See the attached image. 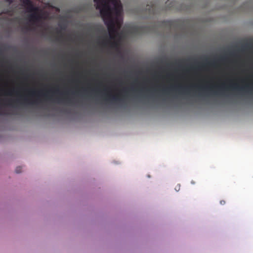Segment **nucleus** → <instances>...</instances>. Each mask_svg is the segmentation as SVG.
<instances>
[{"instance_id":"14","label":"nucleus","mask_w":253,"mask_h":253,"mask_svg":"<svg viewBox=\"0 0 253 253\" xmlns=\"http://www.w3.org/2000/svg\"><path fill=\"white\" fill-rule=\"evenodd\" d=\"M173 88H174V87L171 86V87L167 88H165V89H163V91L165 93H167L168 90H169V89H172Z\"/></svg>"},{"instance_id":"6","label":"nucleus","mask_w":253,"mask_h":253,"mask_svg":"<svg viewBox=\"0 0 253 253\" xmlns=\"http://www.w3.org/2000/svg\"><path fill=\"white\" fill-rule=\"evenodd\" d=\"M146 11L149 14L152 15H155L157 14L156 5L152 3L146 5Z\"/></svg>"},{"instance_id":"21","label":"nucleus","mask_w":253,"mask_h":253,"mask_svg":"<svg viewBox=\"0 0 253 253\" xmlns=\"http://www.w3.org/2000/svg\"><path fill=\"white\" fill-rule=\"evenodd\" d=\"M7 2H8L9 3H12V1L14 0H5Z\"/></svg>"},{"instance_id":"5","label":"nucleus","mask_w":253,"mask_h":253,"mask_svg":"<svg viewBox=\"0 0 253 253\" xmlns=\"http://www.w3.org/2000/svg\"><path fill=\"white\" fill-rule=\"evenodd\" d=\"M135 33L139 34H144L150 32V29L147 26L137 27L133 29Z\"/></svg>"},{"instance_id":"8","label":"nucleus","mask_w":253,"mask_h":253,"mask_svg":"<svg viewBox=\"0 0 253 253\" xmlns=\"http://www.w3.org/2000/svg\"><path fill=\"white\" fill-rule=\"evenodd\" d=\"M24 4L27 5L28 11L29 12H37L38 9L37 7H35L30 0H25L23 1Z\"/></svg>"},{"instance_id":"4","label":"nucleus","mask_w":253,"mask_h":253,"mask_svg":"<svg viewBox=\"0 0 253 253\" xmlns=\"http://www.w3.org/2000/svg\"><path fill=\"white\" fill-rule=\"evenodd\" d=\"M49 91L46 92V93H42V91H37L35 90H27L28 96L33 97L35 96L39 97L42 96L45 98H49L48 96V93Z\"/></svg>"},{"instance_id":"17","label":"nucleus","mask_w":253,"mask_h":253,"mask_svg":"<svg viewBox=\"0 0 253 253\" xmlns=\"http://www.w3.org/2000/svg\"><path fill=\"white\" fill-rule=\"evenodd\" d=\"M7 114V113L5 112L0 111V115H6Z\"/></svg>"},{"instance_id":"22","label":"nucleus","mask_w":253,"mask_h":253,"mask_svg":"<svg viewBox=\"0 0 253 253\" xmlns=\"http://www.w3.org/2000/svg\"><path fill=\"white\" fill-rule=\"evenodd\" d=\"M16 92V91H15V90H14V89H13V90H12L10 91V93H12V92Z\"/></svg>"},{"instance_id":"7","label":"nucleus","mask_w":253,"mask_h":253,"mask_svg":"<svg viewBox=\"0 0 253 253\" xmlns=\"http://www.w3.org/2000/svg\"><path fill=\"white\" fill-rule=\"evenodd\" d=\"M121 97V94L116 95H111L109 94H107V98H105L106 100H110L114 102H123V99Z\"/></svg>"},{"instance_id":"1","label":"nucleus","mask_w":253,"mask_h":253,"mask_svg":"<svg viewBox=\"0 0 253 253\" xmlns=\"http://www.w3.org/2000/svg\"><path fill=\"white\" fill-rule=\"evenodd\" d=\"M96 9L100 11L104 23L108 29L109 39L107 36L104 37L101 44L104 47L109 46L112 48L118 47V42L115 41L118 36L121 22L119 20L122 12V5L120 0H94Z\"/></svg>"},{"instance_id":"3","label":"nucleus","mask_w":253,"mask_h":253,"mask_svg":"<svg viewBox=\"0 0 253 253\" xmlns=\"http://www.w3.org/2000/svg\"><path fill=\"white\" fill-rule=\"evenodd\" d=\"M228 88L230 89H233L234 90L243 91L245 90V89H246L250 88L251 87H250V86L248 85H247L245 86H240L237 84H231L229 86H226L224 84H222V85L217 87V88H218L220 90L227 89Z\"/></svg>"},{"instance_id":"10","label":"nucleus","mask_w":253,"mask_h":253,"mask_svg":"<svg viewBox=\"0 0 253 253\" xmlns=\"http://www.w3.org/2000/svg\"><path fill=\"white\" fill-rule=\"evenodd\" d=\"M65 100L68 103H71V100L68 98H57V101L58 103L64 102Z\"/></svg>"},{"instance_id":"9","label":"nucleus","mask_w":253,"mask_h":253,"mask_svg":"<svg viewBox=\"0 0 253 253\" xmlns=\"http://www.w3.org/2000/svg\"><path fill=\"white\" fill-rule=\"evenodd\" d=\"M41 18V17L40 15L37 14L36 12L31 14L29 16V21L32 22H38L40 21Z\"/></svg>"},{"instance_id":"23","label":"nucleus","mask_w":253,"mask_h":253,"mask_svg":"<svg viewBox=\"0 0 253 253\" xmlns=\"http://www.w3.org/2000/svg\"><path fill=\"white\" fill-rule=\"evenodd\" d=\"M179 89H183V87L181 86H179Z\"/></svg>"},{"instance_id":"2","label":"nucleus","mask_w":253,"mask_h":253,"mask_svg":"<svg viewBox=\"0 0 253 253\" xmlns=\"http://www.w3.org/2000/svg\"><path fill=\"white\" fill-rule=\"evenodd\" d=\"M20 100H22L23 101V103L25 104L35 105V104H37L38 103V100L37 99L31 100V99L27 98V96H25L24 97L21 96V99H17V100H9L8 105L13 106V103H18V102H19Z\"/></svg>"},{"instance_id":"24","label":"nucleus","mask_w":253,"mask_h":253,"mask_svg":"<svg viewBox=\"0 0 253 253\" xmlns=\"http://www.w3.org/2000/svg\"><path fill=\"white\" fill-rule=\"evenodd\" d=\"M201 67H204V66H205V65L202 64V65H201Z\"/></svg>"},{"instance_id":"18","label":"nucleus","mask_w":253,"mask_h":253,"mask_svg":"<svg viewBox=\"0 0 253 253\" xmlns=\"http://www.w3.org/2000/svg\"><path fill=\"white\" fill-rule=\"evenodd\" d=\"M220 60L221 61H224L225 60H226V57H221L220 58Z\"/></svg>"},{"instance_id":"16","label":"nucleus","mask_w":253,"mask_h":253,"mask_svg":"<svg viewBox=\"0 0 253 253\" xmlns=\"http://www.w3.org/2000/svg\"><path fill=\"white\" fill-rule=\"evenodd\" d=\"M128 91V88H124V90H123V92H124V94H124V96H126V95Z\"/></svg>"},{"instance_id":"12","label":"nucleus","mask_w":253,"mask_h":253,"mask_svg":"<svg viewBox=\"0 0 253 253\" xmlns=\"http://www.w3.org/2000/svg\"><path fill=\"white\" fill-rule=\"evenodd\" d=\"M201 88L202 89H209L211 91H212L213 89V86H206L202 87Z\"/></svg>"},{"instance_id":"15","label":"nucleus","mask_w":253,"mask_h":253,"mask_svg":"<svg viewBox=\"0 0 253 253\" xmlns=\"http://www.w3.org/2000/svg\"><path fill=\"white\" fill-rule=\"evenodd\" d=\"M206 62H207V64L210 65H214L215 64V61L212 62H210L208 61V60L206 59Z\"/></svg>"},{"instance_id":"11","label":"nucleus","mask_w":253,"mask_h":253,"mask_svg":"<svg viewBox=\"0 0 253 253\" xmlns=\"http://www.w3.org/2000/svg\"><path fill=\"white\" fill-rule=\"evenodd\" d=\"M56 32H57V34H61L60 37H57L56 38H55V40H56L57 41H59L60 39L62 38L63 36L61 35V30H59L58 29H56Z\"/></svg>"},{"instance_id":"19","label":"nucleus","mask_w":253,"mask_h":253,"mask_svg":"<svg viewBox=\"0 0 253 253\" xmlns=\"http://www.w3.org/2000/svg\"><path fill=\"white\" fill-rule=\"evenodd\" d=\"M220 204L222 205H223L224 204H226V202L224 200H222V201H220Z\"/></svg>"},{"instance_id":"25","label":"nucleus","mask_w":253,"mask_h":253,"mask_svg":"<svg viewBox=\"0 0 253 253\" xmlns=\"http://www.w3.org/2000/svg\"><path fill=\"white\" fill-rule=\"evenodd\" d=\"M191 69H194L193 67H191Z\"/></svg>"},{"instance_id":"13","label":"nucleus","mask_w":253,"mask_h":253,"mask_svg":"<svg viewBox=\"0 0 253 253\" xmlns=\"http://www.w3.org/2000/svg\"><path fill=\"white\" fill-rule=\"evenodd\" d=\"M22 171V168L21 167H17L15 169V172L16 173H19Z\"/></svg>"},{"instance_id":"20","label":"nucleus","mask_w":253,"mask_h":253,"mask_svg":"<svg viewBox=\"0 0 253 253\" xmlns=\"http://www.w3.org/2000/svg\"><path fill=\"white\" fill-rule=\"evenodd\" d=\"M179 189H180V186H178L177 187H175V190L176 191H178L179 190Z\"/></svg>"}]
</instances>
